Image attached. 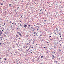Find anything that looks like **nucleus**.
Masks as SVG:
<instances>
[{
    "label": "nucleus",
    "mask_w": 64,
    "mask_h": 64,
    "mask_svg": "<svg viewBox=\"0 0 64 64\" xmlns=\"http://www.w3.org/2000/svg\"><path fill=\"white\" fill-rule=\"evenodd\" d=\"M1 5H3V4H1Z\"/></svg>",
    "instance_id": "obj_19"
},
{
    "label": "nucleus",
    "mask_w": 64,
    "mask_h": 64,
    "mask_svg": "<svg viewBox=\"0 0 64 64\" xmlns=\"http://www.w3.org/2000/svg\"><path fill=\"white\" fill-rule=\"evenodd\" d=\"M22 2H24V1H22Z\"/></svg>",
    "instance_id": "obj_60"
},
{
    "label": "nucleus",
    "mask_w": 64,
    "mask_h": 64,
    "mask_svg": "<svg viewBox=\"0 0 64 64\" xmlns=\"http://www.w3.org/2000/svg\"><path fill=\"white\" fill-rule=\"evenodd\" d=\"M33 42V44H34V42Z\"/></svg>",
    "instance_id": "obj_16"
},
{
    "label": "nucleus",
    "mask_w": 64,
    "mask_h": 64,
    "mask_svg": "<svg viewBox=\"0 0 64 64\" xmlns=\"http://www.w3.org/2000/svg\"><path fill=\"white\" fill-rule=\"evenodd\" d=\"M1 27H2V26H0V28Z\"/></svg>",
    "instance_id": "obj_32"
},
{
    "label": "nucleus",
    "mask_w": 64,
    "mask_h": 64,
    "mask_svg": "<svg viewBox=\"0 0 64 64\" xmlns=\"http://www.w3.org/2000/svg\"><path fill=\"white\" fill-rule=\"evenodd\" d=\"M46 48V47H44V48Z\"/></svg>",
    "instance_id": "obj_31"
},
{
    "label": "nucleus",
    "mask_w": 64,
    "mask_h": 64,
    "mask_svg": "<svg viewBox=\"0 0 64 64\" xmlns=\"http://www.w3.org/2000/svg\"><path fill=\"white\" fill-rule=\"evenodd\" d=\"M13 49H14L15 48L14 47H13Z\"/></svg>",
    "instance_id": "obj_25"
},
{
    "label": "nucleus",
    "mask_w": 64,
    "mask_h": 64,
    "mask_svg": "<svg viewBox=\"0 0 64 64\" xmlns=\"http://www.w3.org/2000/svg\"><path fill=\"white\" fill-rule=\"evenodd\" d=\"M0 32H1V30H0Z\"/></svg>",
    "instance_id": "obj_45"
},
{
    "label": "nucleus",
    "mask_w": 64,
    "mask_h": 64,
    "mask_svg": "<svg viewBox=\"0 0 64 64\" xmlns=\"http://www.w3.org/2000/svg\"><path fill=\"white\" fill-rule=\"evenodd\" d=\"M16 62H18V60H17Z\"/></svg>",
    "instance_id": "obj_63"
},
{
    "label": "nucleus",
    "mask_w": 64,
    "mask_h": 64,
    "mask_svg": "<svg viewBox=\"0 0 64 64\" xmlns=\"http://www.w3.org/2000/svg\"><path fill=\"white\" fill-rule=\"evenodd\" d=\"M24 48H25V46H24Z\"/></svg>",
    "instance_id": "obj_55"
},
{
    "label": "nucleus",
    "mask_w": 64,
    "mask_h": 64,
    "mask_svg": "<svg viewBox=\"0 0 64 64\" xmlns=\"http://www.w3.org/2000/svg\"><path fill=\"white\" fill-rule=\"evenodd\" d=\"M26 52H29V51H28V50H26Z\"/></svg>",
    "instance_id": "obj_10"
},
{
    "label": "nucleus",
    "mask_w": 64,
    "mask_h": 64,
    "mask_svg": "<svg viewBox=\"0 0 64 64\" xmlns=\"http://www.w3.org/2000/svg\"><path fill=\"white\" fill-rule=\"evenodd\" d=\"M6 24H5V23H4V25H6Z\"/></svg>",
    "instance_id": "obj_36"
},
{
    "label": "nucleus",
    "mask_w": 64,
    "mask_h": 64,
    "mask_svg": "<svg viewBox=\"0 0 64 64\" xmlns=\"http://www.w3.org/2000/svg\"><path fill=\"white\" fill-rule=\"evenodd\" d=\"M58 12H56V14H58Z\"/></svg>",
    "instance_id": "obj_52"
},
{
    "label": "nucleus",
    "mask_w": 64,
    "mask_h": 64,
    "mask_svg": "<svg viewBox=\"0 0 64 64\" xmlns=\"http://www.w3.org/2000/svg\"><path fill=\"white\" fill-rule=\"evenodd\" d=\"M4 2H4H4H4Z\"/></svg>",
    "instance_id": "obj_41"
},
{
    "label": "nucleus",
    "mask_w": 64,
    "mask_h": 64,
    "mask_svg": "<svg viewBox=\"0 0 64 64\" xmlns=\"http://www.w3.org/2000/svg\"><path fill=\"white\" fill-rule=\"evenodd\" d=\"M53 48H56V46H54Z\"/></svg>",
    "instance_id": "obj_17"
},
{
    "label": "nucleus",
    "mask_w": 64,
    "mask_h": 64,
    "mask_svg": "<svg viewBox=\"0 0 64 64\" xmlns=\"http://www.w3.org/2000/svg\"><path fill=\"white\" fill-rule=\"evenodd\" d=\"M32 29H33V30H35L34 29V28H32Z\"/></svg>",
    "instance_id": "obj_22"
},
{
    "label": "nucleus",
    "mask_w": 64,
    "mask_h": 64,
    "mask_svg": "<svg viewBox=\"0 0 64 64\" xmlns=\"http://www.w3.org/2000/svg\"><path fill=\"white\" fill-rule=\"evenodd\" d=\"M36 35H37V33H36Z\"/></svg>",
    "instance_id": "obj_51"
},
{
    "label": "nucleus",
    "mask_w": 64,
    "mask_h": 64,
    "mask_svg": "<svg viewBox=\"0 0 64 64\" xmlns=\"http://www.w3.org/2000/svg\"><path fill=\"white\" fill-rule=\"evenodd\" d=\"M38 14L39 15H40V14Z\"/></svg>",
    "instance_id": "obj_49"
},
{
    "label": "nucleus",
    "mask_w": 64,
    "mask_h": 64,
    "mask_svg": "<svg viewBox=\"0 0 64 64\" xmlns=\"http://www.w3.org/2000/svg\"><path fill=\"white\" fill-rule=\"evenodd\" d=\"M16 37H19V36H18V35H16Z\"/></svg>",
    "instance_id": "obj_9"
},
{
    "label": "nucleus",
    "mask_w": 64,
    "mask_h": 64,
    "mask_svg": "<svg viewBox=\"0 0 64 64\" xmlns=\"http://www.w3.org/2000/svg\"><path fill=\"white\" fill-rule=\"evenodd\" d=\"M61 36H60V38H61Z\"/></svg>",
    "instance_id": "obj_28"
},
{
    "label": "nucleus",
    "mask_w": 64,
    "mask_h": 64,
    "mask_svg": "<svg viewBox=\"0 0 64 64\" xmlns=\"http://www.w3.org/2000/svg\"><path fill=\"white\" fill-rule=\"evenodd\" d=\"M2 34V32H0V36H1Z\"/></svg>",
    "instance_id": "obj_2"
},
{
    "label": "nucleus",
    "mask_w": 64,
    "mask_h": 64,
    "mask_svg": "<svg viewBox=\"0 0 64 64\" xmlns=\"http://www.w3.org/2000/svg\"><path fill=\"white\" fill-rule=\"evenodd\" d=\"M36 27H38V28L39 29V26H37Z\"/></svg>",
    "instance_id": "obj_14"
},
{
    "label": "nucleus",
    "mask_w": 64,
    "mask_h": 64,
    "mask_svg": "<svg viewBox=\"0 0 64 64\" xmlns=\"http://www.w3.org/2000/svg\"><path fill=\"white\" fill-rule=\"evenodd\" d=\"M30 50V52H31V51H32V50Z\"/></svg>",
    "instance_id": "obj_26"
},
{
    "label": "nucleus",
    "mask_w": 64,
    "mask_h": 64,
    "mask_svg": "<svg viewBox=\"0 0 64 64\" xmlns=\"http://www.w3.org/2000/svg\"><path fill=\"white\" fill-rule=\"evenodd\" d=\"M2 26H4V25H3Z\"/></svg>",
    "instance_id": "obj_62"
},
{
    "label": "nucleus",
    "mask_w": 64,
    "mask_h": 64,
    "mask_svg": "<svg viewBox=\"0 0 64 64\" xmlns=\"http://www.w3.org/2000/svg\"><path fill=\"white\" fill-rule=\"evenodd\" d=\"M54 63H57V61H56V62H54Z\"/></svg>",
    "instance_id": "obj_5"
},
{
    "label": "nucleus",
    "mask_w": 64,
    "mask_h": 64,
    "mask_svg": "<svg viewBox=\"0 0 64 64\" xmlns=\"http://www.w3.org/2000/svg\"><path fill=\"white\" fill-rule=\"evenodd\" d=\"M19 8V7H18V8H17L18 9V8Z\"/></svg>",
    "instance_id": "obj_24"
},
{
    "label": "nucleus",
    "mask_w": 64,
    "mask_h": 64,
    "mask_svg": "<svg viewBox=\"0 0 64 64\" xmlns=\"http://www.w3.org/2000/svg\"><path fill=\"white\" fill-rule=\"evenodd\" d=\"M32 31H33V32H34V30H32Z\"/></svg>",
    "instance_id": "obj_39"
},
{
    "label": "nucleus",
    "mask_w": 64,
    "mask_h": 64,
    "mask_svg": "<svg viewBox=\"0 0 64 64\" xmlns=\"http://www.w3.org/2000/svg\"><path fill=\"white\" fill-rule=\"evenodd\" d=\"M34 34H36V32H34Z\"/></svg>",
    "instance_id": "obj_21"
},
{
    "label": "nucleus",
    "mask_w": 64,
    "mask_h": 64,
    "mask_svg": "<svg viewBox=\"0 0 64 64\" xmlns=\"http://www.w3.org/2000/svg\"><path fill=\"white\" fill-rule=\"evenodd\" d=\"M56 35H59V34H56Z\"/></svg>",
    "instance_id": "obj_56"
},
{
    "label": "nucleus",
    "mask_w": 64,
    "mask_h": 64,
    "mask_svg": "<svg viewBox=\"0 0 64 64\" xmlns=\"http://www.w3.org/2000/svg\"><path fill=\"white\" fill-rule=\"evenodd\" d=\"M12 24H14V23H12Z\"/></svg>",
    "instance_id": "obj_43"
},
{
    "label": "nucleus",
    "mask_w": 64,
    "mask_h": 64,
    "mask_svg": "<svg viewBox=\"0 0 64 64\" xmlns=\"http://www.w3.org/2000/svg\"><path fill=\"white\" fill-rule=\"evenodd\" d=\"M51 5H53V4H51Z\"/></svg>",
    "instance_id": "obj_33"
},
{
    "label": "nucleus",
    "mask_w": 64,
    "mask_h": 64,
    "mask_svg": "<svg viewBox=\"0 0 64 64\" xmlns=\"http://www.w3.org/2000/svg\"><path fill=\"white\" fill-rule=\"evenodd\" d=\"M2 63V62H1L0 63V64H1V63Z\"/></svg>",
    "instance_id": "obj_47"
},
{
    "label": "nucleus",
    "mask_w": 64,
    "mask_h": 64,
    "mask_svg": "<svg viewBox=\"0 0 64 64\" xmlns=\"http://www.w3.org/2000/svg\"><path fill=\"white\" fill-rule=\"evenodd\" d=\"M17 64H18V63H17Z\"/></svg>",
    "instance_id": "obj_61"
},
{
    "label": "nucleus",
    "mask_w": 64,
    "mask_h": 64,
    "mask_svg": "<svg viewBox=\"0 0 64 64\" xmlns=\"http://www.w3.org/2000/svg\"><path fill=\"white\" fill-rule=\"evenodd\" d=\"M31 28H32V29L33 28H32V27Z\"/></svg>",
    "instance_id": "obj_46"
},
{
    "label": "nucleus",
    "mask_w": 64,
    "mask_h": 64,
    "mask_svg": "<svg viewBox=\"0 0 64 64\" xmlns=\"http://www.w3.org/2000/svg\"><path fill=\"white\" fill-rule=\"evenodd\" d=\"M2 31H4V30H2Z\"/></svg>",
    "instance_id": "obj_54"
},
{
    "label": "nucleus",
    "mask_w": 64,
    "mask_h": 64,
    "mask_svg": "<svg viewBox=\"0 0 64 64\" xmlns=\"http://www.w3.org/2000/svg\"><path fill=\"white\" fill-rule=\"evenodd\" d=\"M25 28H27V25H25L24 26Z\"/></svg>",
    "instance_id": "obj_1"
},
{
    "label": "nucleus",
    "mask_w": 64,
    "mask_h": 64,
    "mask_svg": "<svg viewBox=\"0 0 64 64\" xmlns=\"http://www.w3.org/2000/svg\"><path fill=\"white\" fill-rule=\"evenodd\" d=\"M4 33L5 34H7V33H6V32H5Z\"/></svg>",
    "instance_id": "obj_20"
},
{
    "label": "nucleus",
    "mask_w": 64,
    "mask_h": 64,
    "mask_svg": "<svg viewBox=\"0 0 64 64\" xmlns=\"http://www.w3.org/2000/svg\"><path fill=\"white\" fill-rule=\"evenodd\" d=\"M52 56L53 58H54V57H55V56H54L52 55Z\"/></svg>",
    "instance_id": "obj_6"
},
{
    "label": "nucleus",
    "mask_w": 64,
    "mask_h": 64,
    "mask_svg": "<svg viewBox=\"0 0 64 64\" xmlns=\"http://www.w3.org/2000/svg\"><path fill=\"white\" fill-rule=\"evenodd\" d=\"M15 25H16V24H15Z\"/></svg>",
    "instance_id": "obj_48"
},
{
    "label": "nucleus",
    "mask_w": 64,
    "mask_h": 64,
    "mask_svg": "<svg viewBox=\"0 0 64 64\" xmlns=\"http://www.w3.org/2000/svg\"><path fill=\"white\" fill-rule=\"evenodd\" d=\"M10 23H12V22H10Z\"/></svg>",
    "instance_id": "obj_58"
},
{
    "label": "nucleus",
    "mask_w": 64,
    "mask_h": 64,
    "mask_svg": "<svg viewBox=\"0 0 64 64\" xmlns=\"http://www.w3.org/2000/svg\"><path fill=\"white\" fill-rule=\"evenodd\" d=\"M43 56H41V58H43Z\"/></svg>",
    "instance_id": "obj_13"
},
{
    "label": "nucleus",
    "mask_w": 64,
    "mask_h": 64,
    "mask_svg": "<svg viewBox=\"0 0 64 64\" xmlns=\"http://www.w3.org/2000/svg\"><path fill=\"white\" fill-rule=\"evenodd\" d=\"M18 24H20V26H21V24H20V23H18Z\"/></svg>",
    "instance_id": "obj_7"
},
{
    "label": "nucleus",
    "mask_w": 64,
    "mask_h": 64,
    "mask_svg": "<svg viewBox=\"0 0 64 64\" xmlns=\"http://www.w3.org/2000/svg\"><path fill=\"white\" fill-rule=\"evenodd\" d=\"M61 39H62V38H61Z\"/></svg>",
    "instance_id": "obj_59"
},
{
    "label": "nucleus",
    "mask_w": 64,
    "mask_h": 64,
    "mask_svg": "<svg viewBox=\"0 0 64 64\" xmlns=\"http://www.w3.org/2000/svg\"><path fill=\"white\" fill-rule=\"evenodd\" d=\"M0 41H3V40H0Z\"/></svg>",
    "instance_id": "obj_34"
},
{
    "label": "nucleus",
    "mask_w": 64,
    "mask_h": 64,
    "mask_svg": "<svg viewBox=\"0 0 64 64\" xmlns=\"http://www.w3.org/2000/svg\"><path fill=\"white\" fill-rule=\"evenodd\" d=\"M9 55L8 54H7V56H8Z\"/></svg>",
    "instance_id": "obj_53"
},
{
    "label": "nucleus",
    "mask_w": 64,
    "mask_h": 64,
    "mask_svg": "<svg viewBox=\"0 0 64 64\" xmlns=\"http://www.w3.org/2000/svg\"><path fill=\"white\" fill-rule=\"evenodd\" d=\"M4 60H6V58H5Z\"/></svg>",
    "instance_id": "obj_23"
},
{
    "label": "nucleus",
    "mask_w": 64,
    "mask_h": 64,
    "mask_svg": "<svg viewBox=\"0 0 64 64\" xmlns=\"http://www.w3.org/2000/svg\"><path fill=\"white\" fill-rule=\"evenodd\" d=\"M18 33H19V34H20V32H18Z\"/></svg>",
    "instance_id": "obj_37"
},
{
    "label": "nucleus",
    "mask_w": 64,
    "mask_h": 64,
    "mask_svg": "<svg viewBox=\"0 0 64 64\" xmlns=\"http://www.w3.org/2000/svg\"><path fill=\"white\" fill-rule=\"evenodd\" d=\"M54 54H55V53H56V52H54Z\"/></svg>",
    "instance_id": "obj_11"
},
{
    "label": "nucleus",
    "mask_w": 64,
    "mask_h": 64,
    "mask_svg": "<svg viewBox=\"0 0 64 64\" xmlns=\"http://www.w3.org/2000/svg\"><path fill=\"white\" fill-rule=\"evenodd\" d=\"M42 9L41 10H40V11H42Z\"/></svg>",
    "instance_id": "obj_27"
},
{
    "label": "nucleus",
    "mask_w": 64,
    "mask_h": 64,
    "mask_svg": "<svg viewBox=\"0 0 64 64\" xmlns=\"http://www.w3.org/2000/svg\"><path fill=\"white\" fill-rule=\"evenodd\" d=\"M19 35H20V36L21 37H22V36L21 35V34H20Z\"/></svg>",
    "instance_id": "obj_4"
},
{
    "label": "nucleus",
    "mask_w": 64,
    "mask_h": 64,
    "mask_svg": "<svg viewBox=\"0 0 64 64\" xmlns=\"http://www.w3.org/2000/svg\"><path fill=\"white\" fill-rule=\"evenodd\" d=\"M10 27H12V26H11Z\"/></svg>",
    "instance_id": "obj_42"
},
{
    "label": "nucleus",
    "mask_w": 64,
    "mask_h": 64,
    "mask_svg": "<svg viewBox=\"0 0 64 64\" xmlns=\"http://www.w3.org/2000/svg\"><path fill=\"white\" fill-rule=\"evenodd\" d=\"M41 34L40 36V38H41Z\"/></svg>",
    "instance_id": "obj_15"
},
{
    "label": "nucleus",
    "mask_w": 64,
    "mask_h": 64,
    "mask_svg": "<svg viewBox=\"0 0 64 64\" xmlns=\"http://www.w3.org/2000/svg\"><path fill=\"white\" fill-rule=\"evenodd\" d=\"M52 54H54V52H52Z\"/></svg>",
    "instance_id": "obj_50"
},
{
    "label": "nucleus",
    "mask_w": 64,
    "mask_h": 64,
    "mask_svg": "<svg viewBox=\"0 0 64 64\" xmlns=\"http://www.w3.org/2000/svg\"><path fill=\"white\" fill-rule=\"evenodd\" d=\"M49 37H51V36H49Z\"/></svg>",
    "instance_id": "obj_38"
},
{
    "label": "nucleus",
    "mask_w": 64,
    "mask_h": 64,
    "mask_svg": "<svg viewBox=\"0 0 64 64\" xmlns=\"http://www.w3.org/2000/svg\"><path fill=\"white\" fill-rule=\"evenodd\" d=\"M34 36H35V37H36V35H34Z\"/></svg>",
    "instance_id": "obj_18"
},
{
    "label": "nucleus",
    "mask_w": 64,
    "mask_h": 64,
    "mask_svg": "<svg viewBox=\"0 0 64 64\" xmlns=\"http://www.w3.org/2000/svg\"><path fill=\"white\" fill-rule=\"evenodd\" d=\"M28 27H30V26H31L30 25H28Z\"/></svg>",
    "instance_id": "obj_8"
},
{
    "label": "nucleus",
    "mask_w": 64,
    "mask_h": 64,
    "mask_svg": "<svg viewBox=\"0 0 64 64\" xmlns=\"http://www.w3.org/2000/svg\"><path fill=\"white\" fill-rule=\"evenodd\" d=\"M9 6H11V5H12V4H9Z\"/></svg>",
    "instance_id": "obj_3"
},
{
    "label": "nucleus",
    "mask_w": 64,
    "mask_h": 64,
    "mask_svg": "<svg viewBox=\"0 0 64 64\" xmlns=\"http://www.w3.org/2000/svg\"><path fill=\"white\" fill-rule=\"evenodd\" d=\"M28 35H27L26 36V37H28Z\"/></svg>",
    "instance_id": "obj_29"
},
{
    "label": "nucleus",
    "mask_w": 64,
    "mask_h": 64,
    "mask_svg": "<svg viewBox=\"0 0 64 64\" xmlns=\"http://www.w3.org/2000/svg\"><path fill=\"white\" fill-rule=\"evenodd\" d=\"M47 44L49 43V42H47Z\"/></svg>",
    "instance_id": "obj_57"
},
{
    "label": "nucleus",
    "mask_w": 64,
    "mask_h": 64,
    "mask_svg": "<svg viewBox=\"0 0 64 64\" xmlns=\"http://www.w3.org/2000/svg\"><path fill=\"white\" fill-rule=\"evenodd\" d=\"M37 30H39V29H37Z\"/></svg>",
    "instance_id": "obj_44"
},
{
    "label": "nucleus",
    "mask_w": 64,
    "mask_h": 64,
    "mask_svg": "<svg viewBox=\"0 0 64 64\" xmlns=\"http://www.w3.org/2000/svg\"><path fill=\"white\" fill-rule=\"evenodd\" d=\"M48 33H49V31L48 32Z\"/></svg>",
    "instance_id": "obj_64"
},
{
    "label": "nucleus",
    "mask_w": 64,
    "mask_h": 64,
    "mask_svg": "<svg viewBox=\"0 0 64 64\" xmlns=\"http://www.w3.org/2000/svg\"><path fill=\"white\" fill-rule=\"evenodd\" d=\"M54 34H55V35H56V33H55Z\"/></svg>",
    "instance_id": "obj_40"
},
{
    "label": "nucleus",
    "mask_w": 64,
    "mask_h": 64,
    "mask_svg": "<svg viewBox=\"0 0 64 64\" xmlns=\"http://www.w3.org/2000/svg\"><path fill=\"white\" fill-rule=\"evenodd\" d=\"M40 14H42V13L41 12V13H40Z\"/></svg>",
    "instance_id": "obj_30"
},
{
    "label": "nucleus",
    "mask_w": 64,
    "mask_h": 64,
    "mask_svg": "<svg viewBox=\"0 0 64 64\" xmlns=\"http://www.w3.org/2000/svg\"><path fill=\"white\" fill-rule=\"evenodd\" d=\"M56 29V31H58V28H57Z\"/></svg>",
    "instance_id": "obj_12"
},
{
    "label": "nucleus",
    "mask_w": 64,
    "mask_h": 64,
    "mask_svg": "<svg viewBox=\"0 0 64 64\" xmlns=\"http://www.w3.org/2000/svg\"><path fill=\"white\" fill-rule=\"evenodd\" d=\"M60 35H61V34H59Z\"/></svg>",
    "instance_id": "obj_35"
}]
</instances>
